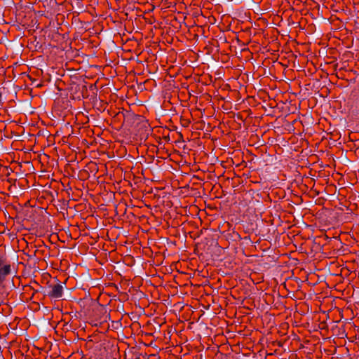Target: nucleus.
Masks as SVG:
<instances>
[{
	"instance_id": "nucleus-4",
	"label": "nucleus",
	"mask_w": 359,
	"mask_h": 359,
	"mask_svg": "<svg viewBox=\"0 0 359 359\" xmlns=\"http://www.w3.org/2000/svg\"><path fill=\"white\" fill-rule=\"evenodd\" d=\"M1 93H0V107H1L3 105V102L1 100Z\"/></svg>"
},
{
	"instance_id": "nucleus-2",
	"label": "nucleus",
	"mask_w": 359,
	"mask_h": 359,
	"mask_svg": "<svg viewBox=\"0 0 359 359\" xmlns=\"http://www.w3.org/2000/svg\"><path fill=\"white\" fill-rule=\"evenodd\" d=\"M15 273L14 267L7 257L0 256V287L4 286L7 279Z\"/></svg>"
},
{
	"instance_id": "nucleus-3",
	"label": "nucleus",
	"mask_w": 359,
	"mask_h": 359,
	"mask_svg": "<svg viewBox=\"0 0 359 359\" xmlns=\"http://www.w3.org/2000/svg\"><path fill=\"white\" fill-rule=\"evenodd\" d=\"M44 294L52 299H60L63 294V286L60 283L50 284L49 290H46Z\"/></svg>"
},
{
	"instance_id": "nucleus-1",
	"label": "nucleus",
	"mask_w": 359,
	"mask_h": 359,
	"mask_svg": "<svg viewBox=\"0 0 359 359\" xmlns=\"http://www.w3.org/2000/svg\"><path fill=\"white\" fill-rule=\"evenodd\" d=\"M118 119L123 118V121L137 128L141 138H147L151 132V128L147 120L142 116L135 114L126 111L125 113L121 111L116 114Z\"/></svg>"
}]
</instances>
